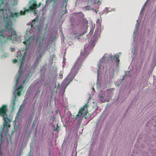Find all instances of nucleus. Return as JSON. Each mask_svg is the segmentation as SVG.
I'll return each instance as SVG.
<instances>
[{"label":"nucleus","mask_w":156,"mask_h":156,"mask_svg":"<svg viewBox=\"0 0 156 156\" xmlns=\"http://www.w3.org/2000/svg\"><path fill=\"white\" fill-rule=\"evenodd\" d=\"M91 48L90 45L86 44L84 46V49L81 50L79 56L75 62L69 73L63 81V84L65 86V88L72 81L82 66V63L88 55Z\"/></svg>","instance_id":"nucleus-1"},{"label":"nucleus","mask_w":156,"mask_h":156,"mask_svg":"<svg viewBox=\"0 0 156 156\" xmlns=\"http://www.w3.org/2000/svg\"><path fill=\"white\" fill-rule=\"evenodd\" d=\"M16 56L17 58V59H15L12 60V62L14 63H15L17 62H19L20 63V66L19 69L18 70L17 74L16 76V83L15 85H17L19 82L20 76L21 75V74L22 72V70L21 69V66L24 60V56L23 55L21 54L20 51H18L16 53Z\"/></svg>","instance_id":"nucleus-2"},{"label":"nucleus","mask_w":156,"mask_h":156,"mask_svg":"<svg viewBox=\"0 0 156 156\" xmlns=\"http://www.w3.org/2000/svg\"><path fill=\"white\" fill-rule=\"evenodd\" d=\"M25 41L23 42L26 46V49H28L29 47V44L33 43L35 39V36H31L29 37L28 34H26L25 36Z\"/></svg>","instance_id":"nucleus-3"},{"label":"nucleus","mask_w":156,"mask_h":156,"mask_svg":"<svg viewBox=\"0 0 156 156\" xmlns=\"http://www.w3.org/2000/svg\"><path fill=\"white\" fill-rule=\"evenodd\" d=\"M8 108L7 105H3L0 107V117H2V119H5L8 117L7 112Z\"/></svg>","instance_id":"nucleus-4"},{"label":"nucleus","mask_w":156,"mask_h":156,"mask_svg":"<svg viewBox=\"0 0 156 156\" xmlns=\"http://www.w3.org/2000/svg\"><path fill=\"white\" fill-rule=\"evenodd\" d=\"M87 104H85L83 107L79 109L78 114L76 115V116L75 119L76 120H77L79 122L82 121L83 118L82 115L83 111L85 110L84 108L87 107Z\"/></svg>","instance_id":"nucleus-5"},{"label":"nucleus","mask_w":156,"mask_h":156,"mask_svg":"<svg viewBox=\"0 0 156 156\" xmlns=\"http://www.w3.org/2000/svg\"><path fill=\"white\" fill-rule=\"evenodd\" d=\"M4 120L3 123V130L2 132L4 131V132L6 134L8 132V130L10 126V125L8 123V122H7V121H9V122L10 121L8 117L6 118H5V119H3Z\"/></svg>","instance_id":"nucleus-6"},{"label":"nucleus","mask_w":156,"mask_h":156,"mask_svg":"<svg viewBox=\"0 0 156 156\" xmlns=\"http://www.w3.org/2000/svg\"><path fill=\"white\" fill-rule=\"evenodd\" d=\"M88 21L85 18L83 19L82 22V26L85 28L86 31L84 34L86 33L87 31L88 26Z\"/></svg>","instance_id":"nucleus-7"},{"label":"nucleus","mask_w":156,"mask_h":156,"mask_svg":"<svg viewBox=\"0 0 156 156\" xmlns=\"http://www.w3.org/2000/svg\"><path fill=\"white\" fill-rule=\"evenodd\" d=\"M37 8V2L34 0L33 2V4L29 7L30 9V10H33L34 9H35Z\"/></svg>","instance_id":"nucleus-8"},{"label":"nucleus","mask_w":156,"mask_h":156,"mask_svg":"<svg viewBox=\"0 0 156 156\" xmlns=\"http://www.w3.org/2000/svg\"><path fill=\"white\" fill-rule=\"evenodd\" d=\"M41 61V59L40 58L37 57L36 58V59L35 60L34 64L32 66L33 67L35 65L36 67L37 66L38 64Z\"/></svg>","instance_id":"nucleus-9"},{"label":"nucleus","mask_w":156,"mask_h":156,"mask_svg":"<svg viewBox=\"0 0 156 156\" xmlns=\"http://www.w3.org/2000/svg\"><path fill=\"white\" fill-rule=\"evenodd\" d=\"M23 86L22 85H20L18 88L17 89V90H20L18 91L17 93V95L18 96H20L21 95V91L23 90Z\"/></svg>","instance_id":"nucleus-10"},{"label":"nucleus","mask_w":156,"mask_h":156,"mask_svg":"<svg viewBox=\"0 0 156 156\" xmlns=\"http://www.w3.org/2000/svg\"><path fill=\"white\" fill-rule=\"evenodd\" d=\"M8 2H11V5H13L17 4L16 0H8Z\"/></svg>","instance_id":"nucleus-11"},{"label":"nucleus","mask_w":156,"mask_h":156,"mask_svg":"<svg viewBox=\"0 0 156 156\" xmlns=\"http://www.w3.org/2000/svg\"><path fill=\"white\" fill-rule=\"evenodd\" d=\"M36 19H34V20L32 21V22L31 23V27L32 28L34 26V24H35L36 23Z\"/></svg>","instance_id":"nucleus-12"},{"label":"nucleus","mask_w":156,"mask_h":156,"mask_svg":"<svg viewBox=\"0 0 156 156\" xmlns=\"http://www.w3.org/2000/svg\"><path fill=\"white\" fill-rule=\"evenodd\" d=\"M106 58V57L105 56V55H104L102 58L99 61V64H98V67H99V66L101 65V63L102 60H105Z\"/></svg>","instance_id":"nucleus-13"},{"label":"nucleus","mask_w":156,"mask_h":156,"mask_svg":"<svg viewBox=\"0 0 156 156\" xmlns=\"http://www.w3.org/2000/svg\"><path fill=\"white\" fill-rule=\"evenodd\" d=\"M114 58H115L116 60H117V61L118 62V63L119 64V56L118 55L116 54L114 56Z\"/></svg>","instance_id":"nucleus-14"},{"label":"nucleus","mask_w":156,"mask_h":156,"mask_svg":"<svg viewBox=\"0 0 156 156\" xmlns=\"http://www.w3.org/2000/svg\"><path fill=\"white\" fill-rule=\"evenodd\" d=\"M0 1L1 2V4H5V5H8V2H5L4 1V0H0Z\"/></svg>","instance_id":"nucleus-15"},{"label":"nucleus","mask_w":156,"mask_h":156,"mask_svg":"<svg viewBox=\"0 0 156 156\" xmlns=\"http://www.w3.org/2000/svg\"><path fill=\"white\" fill-rule=\"evenodd\" d=\"M42 43L41 42H39L38 45V47L40 50L42 46Z\"/></svg>","instance_id":"nucleus-16"},{"label":"nucleus","mask_w":156,"mask_h":156,"mask_svg":"<svg viewBox=\"0 0 156 156\" xmlns=\"http://www.w3.org/2000/svg\"><path fill=\"white\" fill-rule=\"evenodd\" d=\"M19 14H20V15H24L25 14V11L23 12L22 11H21L20 12Z\"/></svg>","instance_id":"nucleus-17"},{"label":"nucleus","mask_w":156,"mask_h":156,"mask_svg":"<svg viewBox=\"0 0 156 156\" xmlns=\"http://www.w3.org/2000/svg\"><path fill=\"white\" fill-rule=\"evenodd\" d=\"M12 106L13 107H14L16 105L15 100H14L12 102Z\"/></svg>","instance_id":"nucleus-18"},{"label":"nucleus","mask_w":156,"mask_h":156,"mask_svg":"<svg viewBox=\"0 0 156 156\" xmlns=\"http://www.w3.org/2000/svg\"><path fill=\"white\" fill-rule=\"evenodd\" d=\"M10 50L12 52H14L15 51V49L13 47H11L10 48Z\"/></svg>","instance_id":"nucleus-19"},{"label":"nucleus","mask_w":156,"mask_h":156,"mask_svg":"<svg viewBox=\"0 0 156 156\" xmlns=\"http://www.w3.org/2000/svg\"><path fill=\"white\" fill-rule=\"evenodd\" d=\"M57 127L56 128H55V129H54V131H56V130H59V129H58V124H57Z\"/></svg>","instance_id":"nucleus-20"},{"label":"nucleus","mask_w":156,"mask_h":156,"mask_svg":"<svg viewBox=\"0 0 156 156\" xmlns=\"http://www.w3.org/2000/svg\"><path fill=\"white\" fill-rule=\"evenodd\" d=\"M40 37H37V38L36 39V41L37 42H38V40L40 39Z\"/></svg>","instance_id":"nucleus-21"},{"label":"nucleus","mask_w":156,"mask_h":156,"mask_svg":"<svg viewBox=\"0 0 156 156\" xmlns=\"http://www.w3.org/2000/svg\"><path fill=\"white\" fill-rule=\"evenodd\" d=\"M27 81H26V79H25L23 81V84L24 83H27Z\"/></svg>","instance_id":"nucleus-22"},{"label":"nucleus","mask_w":156,"mask_h":156,"mask_svg":"<svg viewBox=\"0 0 156 156\" xmlns=\"http://www.w3.org/2000/svg\"><path fill=\"white\" fill-rule=\"evenodd\" d=\"M30 9H27L26 10H25L24 11H25V12L27 11V12H30Z\"/></svg>","instance_id":"nucleus-23"},{"label":"nucleus","mask_w":156,"mask_h":156,"mask_svg":"<svg viewBox=\"0 0 156 156\" xmlns=\"http://www.w3.org/2000/svg\"><path fill=\"white\" fill-rule=\"evenodd\" d=\"M41 5V2L39 3L38 4V5L37 6V7H39Z\"/></svg>","instance_id":"nucleus-24"},{"label":"nucleus","mask_w":156,"mask_h":156,"mask_svg":"<svg viewBox=\"0 0 156 156\" xmlns=\"http://www.w3.org/2000/svg\"><path fill=\"white\" fill-rule=\"evenodd\" d=\"M57 0H52V1H53V2L55 3L57 1Z\"/></svg>","instance_id":"nucleus-25"},{"label":"nucleus","mask_w":156,"mask_h":156,"mask_svg":"<svg viewBox=\"0 0 156 156\" xmlns=\"http://www.w3.org/2000/svg\"><path fill=\"white\" fill-rule=\"evenodd\" d=\"M93 32V29L92 28H91L90 32H91L92 33Z\"/></svg>","instance_id":"nucleus-26"},{"label":"nucleus","mask_w":156,"mask_h":156,"mask_svg":"<svg viewBox=\"0 0 156 156\" xmlns=\"http://www.w3.org/2000/svg\"><path fill=\"white\" fill-rule=\"evenodd\" d=\"M103 61L102 60V61H101V65L99 66V67H98L99 68L100 67V65H101V64H103Z\"/></svg>","instance_id":"nucleus-27"},{"label":"nucleus","mask_w":156,"mask_h":156,"mask_svg":"<svg viewBox=\"0 0 156 156\" xmlns=\"http://www.w3.org/2000/svg\"><path fill=\"white\" fill-rule=\"evenodd\" d=\"M68 12V11L66 9L64 10V13H66Z\"/></svg>","instance_id":"nucleus-28"},{"label":"nucleus","mask_w":156,"mask_h":156,"mask_svg":"<svg viewBox=\"0 0 156 156\" xmlns=\"http://www.w3.org/2000/svg\"><path fill=\"white\" fill-rule=\"evenodd\" d=\"M109 57L112 58H113V56H112V55H109Z\"/></svg>","instance_id":"nucleus-29"},{"label":"nucleus","mask_w":156,"mask_h":156,"mask_svg":"<svg viewBox=\"0 0 156 156\" xmlns=\"http://www.w3.org/2000/svg\"><path fill=\"white\" fill-rule=\"evenodd\" d=\"M63 7H64V5H62V6H61V7H60V8L63 9Z\"/></svg>","instance_id":"nucleus-30"},{"label":"nucleus","mask_w":156,"mask_h":156,"mask_svg":"<svg viewBox=\"0 0 156 156\" xmlns=\"http://www.w3.org/2000/svg\"><path fill=\"white\" fill-rule=\"evenodd\" d=\"M143 8H142V9H141V11H143Z\"/></svg>","instance_id":"nucleus-31"},{"label":"nucleus","mask_w":156,"mask_h":156,"mask_svg":"<svg viewBox=\"0 0 156 156\" xmlns=\"http://www.w3.org/2000/svg\"><path fill=\"white\" fill-rule=\"evenodd\" d=\"M98 21L97 22H96V23H98Z\"/></svg>","instance_id":"nucleus-32"},{"label":"nucleus","mask_w":156,"mask_h":156,"mask_svg":"<svg viewBox=\"0 0 156 156\" xmlns=\"http://www.w3.org/2000/svg\"><path fill=\"white\" fill-rule=\"evenodd\" d=\"M145 5H146V3H145V4H144V6H145Z\"/></svg>","instance_id":"nucleus-33"},{"label":"nucleus","mask_w":156,"mask_h":156,"mask_svg":"<svg viewBox=\"0 0 156 156\" xmlns=\"http://www.w3.org/2000/svg\"><path fill=\"white\" fill-rule=\"evenodd\" d=\"M100 26H101V24H100Z\"/></svg>","instance_id":"nucleus-34"}]
</instances>
